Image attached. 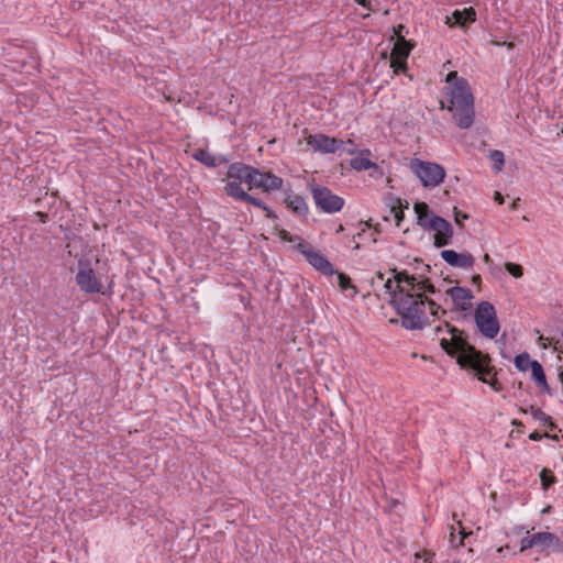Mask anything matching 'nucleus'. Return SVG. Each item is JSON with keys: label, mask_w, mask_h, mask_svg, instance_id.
Segmentation results:
<instances>
[{"label": "nucleus", "mask_w": 563, "mask_h": 563, "mask_svg": "<svg viewBox=\"0 0 563 563\" xmlns=\"http://www.w3.org/2000/svg\"><path fill=\"white\" fill-rule=\"evenodd\" d=\"M450 339L443 338L440 341L441 349L456 363L462 369L472 371L478 380L488 384L495 391L504 389L503 384L497 379V369L492 365V357L487 353L477 350L468 342V334L448 321L444 322Z\"/></svg>", "instance_id": "f257e3e1"}, {"label": "nucleus", "mask_w": 563, "mask_h": 563, "mask_svg": "<svg viewBox=\"0 0 563 563\" xmlns=\"http://www.w3.org/2000/svg\"><path fill=\"white\" fill-rule=\"evenodd\" d=\"M445 95L451 103L449 111H454L453 118L460 129H468L474 122V96L468 81L461 78L457 82L445 88Z\"/></svg>", "instance_id": "f03ea898"}, {"label": "nucleus", "mask_w": 563, "mask_h": 563, "mask_svg": "<svg viewBox=\"0 0 563 563\" xmlns=\"http://www.w3.org/2000/svg\"><path fill=\"white\" fill-rule=\"evenodd\" d=\"M397 294H393L389 305L401 318V325L407 330H421L428 323L424 307L421 301L412 300L411 291L397 286Z\"/></svg>", "instance_id": "7ed1b4c3"}, {"label": "nucleus", "mask_w": 563, "mask_h": 563, "mask_svg": "<svg viewBox=\"0 0 563 563\" xmlns=\"http://www.w3.org/2000/svg\"><path fill=\"white\" fill-rule=\"evenodd\" d=\"M474 320L478 331L488 339H495L500 330L497 312L489 301H481L475 311Z\"/></svg>", "instance_id": "20e7f679"}, {"label": "nucleus", "mask_w": 563, "mask_h": 563, "mask_svg": "<svg viewBox=\"0 0 563 563\" xmlns=\"http://www.w3.org/2000/svg\"><path fill=\"white\" fill-rule=\"evenodd\" d=\"M316 207L324 213H335L344 207V199L334 195L328 187L316 183L309 184Z\"/></svg>", "instance_id": "39448f33"}, {"label": "nucleus", "mask_w": 563, "mask_h": 563, "mask_svg": "<svg viewBox=\"0 0 563 563\" xmlns=\"http://www.w3.org/2000/svg\"><path fill=\"white\" fill-rule=\"evenodd\" d=\"M411 169L421 180L423 187H435L440 185L445 177V169L437 163L413 159Z\"/></svg>", "instance_id": "423d86ee"}, {"label": "nucleus", "mask_w": 563, "mask_h": 563, "mask_svg": "<svg viewBox=\"0 0 563 563\" xmlns=\"http://www.w3.org/2000/svg\"><path fill=\"white\" fill-rule=\"evenodd\" d=\"M78 268L76 274V284L78 287L87 294L101 292L102 284L90 267V261L88 258H80L78 261Z\"/></svg>", "instance_id": "0eeeda50"}, {"label": "nucleus", "mask_w": 563, "mask_h": 563, "mask_svg": "<svg viewBox=\"0 0 563 563\" xmlns=\"http://www.w3.org/2000/svg\"><path fill=\"white\" fill-rule=\"evenodd\" d=\"M296 250L299 251L306 257L307 262L319 273L325 276H331L335 273L333 265L327 260V257L320 252L309 249L307 242H299L296 245Z\"/></svg>", "instance_id": "6e6552de"}, {"label": "nucleus", "mask_w": 563, "mask_h": 563, "mask_svg": "<svg viewBox=\"0 0 563 563\" xmlns=\"http://www.w3.org/2000/svg\"><path fill=\"white\" fill-rule=\"evenodd\" d=\"M428 231H435L433 245L437 249L449 245L454 233L452 224L440 216H432L430 218Z\"/></svg>", "instance_id": "1a4fd4ad"}, {"label": "nucleus", "mask_w": 563, "mask_h": 563, "mask_svg": "<svg viewBox=\"0 0 563 563\" xmlns=\"http://www.w3.org/2000/svg\"><path fill=\"white\" fill-rule=\"evenodd\" d=\"M305 140L314 152L323 154H333L344 145V141L341 139L331 137L323 133L309 134Z\"/></svg>", "instance_id": "9d476101"}, {"label": "nucleus", "mask_w": 563, "mask_h": 563, "mask_svg": "<svg viewBox=\"0 0 563 563\" xmlns=\"http://www.w3.org/2000/svg\"><path fill=\"white\" fill-rule=\"evenodd\" d=\"M284 180L282 177L275 175L271 170L263 172L257 168V174L252 183V189H262L263 192L269 194L273 190L283 188Z\"/></svg>", "instance_id": "9b49d317"}, {"label": "nucleus", "mask_w": 563, "mask_h": 563, "mask_svg": "<svg viewBox=\"0 0 563 563\" xmlns=\"http://www.w3.org/2000/svg\"><path fill=\"white\" fill-rule=\"evenodd\" d=\"M256 174V167L242 162H235L229 166L227 177L230 179H236L240 183H245L249 186V189H252V183Z\"/></svg>", "instance_id": "f8f14e48"}, {"label": "nucleus", "mask_w": 563, "mask_h": 563, "mask_svg": "<svg viewBox=\"0 0 563 563\" xmlns=\"http://www.w3.org/2000/svg\"><path fill=\"white\" fill-rule=\"evenodd\" d=\"M446 295L451 297L455 310L468 311L473 308L470 300L473 299L474 296L470 288L453 286L446 290Z\"/></svg>", "instance_id": "ddd939ff"}, {"label": "nucleus", "mask_w": 563, "mask_h": 563, "mask_svg": "<svg viewBox=\"0 0 563 563\" xmlns=\"http://www.w3.org/2000/svg\"><path fill=\"white\" fill-rule=\"evenodd\" d=\"M441 257L452 267L472 268L475 263L474 256L468 252L457 253L454 250H443Z\"/></svg>", "instance_id": "4468645a"}, {"label": "nucleus", "mask_w": 563, "mask_h": 563, "mask_svg": "<svg viewBox=\"0 0 563 563\" xmlns=\"http://www.w3.org/2000/svg\"><path fill=\"white\" fill-rule=\"evenodd\" d=\"M534 545L543 551L549 548H553L556 551L563 552V542L560 538L552 532H537L533 534Z\"/></svg>", "instance_id": "2eb2a0df"}, {"label": "nucleus", "mask_w": 563, "mask_h": 563, "mask_svg": "<svg viewBox=\"0 0 563 563\" xmlns=\"http://www.w3.org/2000/svg\"><path fill=\"white\" fill-rule=\"evenodd\" d=\"M476 20V11L474 8H465L463 10H454L451 18H448L446 23L451 26H467Z\"/></svg>", "instance_id": "dca6fc26"}, {"label": "nucleus", "mask_w": 563, "mask_h": 563, "mask_svg": "<svg viewBox=\"0 0 563 563\" xmlns=\"http://www.w3.org/2000/svg\"><path fill=\"white\" fill-rule=\"evenodd\" d=\"M192 158L200 162L207 167H217L220 164H227L229 163V157L227 156H219L216 157L213 154H211L206 148H198L194 152Z\"/></svg>", "instance_id": "f3484780"}, {"label": "nucleus", "mask_w": 563, "mask_h": 563, "mask_svg": "<svg viewBox=\"0 0 563 563\" xmlns=\"http://www.w3.org/2000/svg\"><path fill=\"white\" fill-rule=\"evenodd\" d=\"M284 203L288 209H290L295 214L299 217H307L309 212L308 205L305 198L300 195H288L284 199Z\"/></svg>", "instance_id": "a211bd4d"}, {"label": "nucleus", "mask_w": 563, "mask_h": 563, "mask_svg": "<svg viewBox=\"0 0 563 563\" xmlns=\"http://www.w3.org/2000/svg\"><path fill=\"white\" fill-rule=\"evenodd\" d=\"M413 210L417 214V224L424 230H429L430 218L434 216L429 205L423 201H417L413 205Z\"/></svg>", "instance_id": "6ab92c4d"}, {"label": "nucleus", "mask_w": 563, "mask_h": 563, "mask_svg": "<svg viewBox=\"0 0 563 563\" xmlns=\"http://www.w3.org/2000/svg\"><path fill=\"white\" fill-rule=\"evenodd\" d=\"M413 47V42L407 41L405 36H399V38L395 41L390 55L407 60Z\"/></svg>", "instance_id": "aec40b11"}, {"label": "nucleus", "mask_w": 563, "mask_h": 563, "mask_svg": "<svg viewBox=\"0 0 563 563\" xmlns=\"http://www.w3.org/2000/svg\"><path fill=\"white\" fill-rule=\"evenodd\" d=\"M387 205L390 208V213L394 214L396 225L400 227L401 222L405 219L404 210L409 208L408 201L401 200L400 198L390 197L389 202Z\"/></svg>", "instance_id": "412c9836"}, {"label": "nucleus", "mask_w": 563, "mask_h": 563, "mask_svg": "<svg viewBox=\"0 0 563 563\" xmlns=\"http://www.w3.org/2000/svg\"><path fill=\"white\" fill-rule=\"evenodd\" d=\"M243 201L262 209L268 219L274 221L278 220V216L275 213V211H273L262 199L256 198L250 194H246Z\"/></svg>", "instance_id": "4be33fe9"}, {"label": "nucleus", "mask_w": 563, "mask_h": 563, "mask_svg": "<svg viewBox=\"0 0 563 563\" xmlns=\"http://www.w3.org/2000/svg\"><path fill=\"white\" fill-rule=\"evenodd\" d=\"M224 191L229 197L235 198L238 200L243 201L246 196V191L243 190L241 183L236 179L232 181H228L224 186Z\"/></svg>", "instance_id": "5701e85b"}, {"label": "nucleus", "mask_w": 563, "mask_h": 563, "mask_svg": "<svg viewBox=\"0 0 563 563\" xmlns=\"http://www.w3.org/2000/svg\"><path fill=\"white\" fill-rule=\"evenodd\" d=\"M530 411L533 419L538 420L542 426L548 427L551 431L558 429V426L553 422L552 418L543 412L540 408L530 406Z\"/></svg>", "instance_id": "b1692460"}, {"label": "nucleus", "mask_w": 563, "mask_h": 563, "mask_svg": "<svg viewBox=\"0 0 563 563\" xmlns=\"http://www.w3.org/2000/svg\"><path fill=\"white\" fill-rule=\"evenodd\" d=\"M334 274H336V276H338V285H339L340 289L342 291L352 290L350 296L354 297L357 294V288L352 283L351 277L349 275H346L345 273H342V272H336L335 271Z\"/></svg>", "instance_id": "393cba45"}, {"label": "nucleus", "mask_w": 563, "mask_h": 563, "mask_svg": "<svg viewBox=\"0 0 563 563\" xmlns=\"http://www.w3.org/2000/svg\"><path fill=\"white\" fill-rule=\"evenodd\" d=\"M533 361L528 352H522L515 356L514 363L519 372H527L533 365Z\"/></svg>", "instance_id": "a878e982"}, {"label": "nucleus", "mask_w": 563, "mask_h": 563, "mask_svg": "<svg viewBox=\"0 0 563 563\" xmlns=\"http://www.w3.org/2000/svg\"><path fill=\"white\" fill-rule=\"evenodd\" d=\"M350 165L355 170H367L373 167H377L375 163L366 157L357 156L350 161Z\"/></svg>", "instance_id": "bb28decb"}, {"label": "nucleus", "mask_w": 563, "mask_h": 563, "mask_svg": "<svg viewBox=\"0 0 563 563\" xmlns=\"http://www.w3.org/2000/svg\"><path fill=\"white\" fill-rule=\"evenodd\" d=\"M541 487L547 492L556 482V477L553 472L547 467L540 472Z\"/></svg>", "instance_id": "cd10ccee"}, {"label": "nucleus", "mask_w": 563, "mask_h": 563, "mask_svg": "<svg viewBox=\"0 0 563 563\" xmlns=\"http://www.w3.org/2000/svg\"><path fill=\"white\" fill-rule=\"evenodd\" d=\"M416 290H420L423 294L427 292L431 295L439 292V289L435 288V286L432 284L430 278L426 276V274L421 275V279L418 282Z\"/></svg>", "instance_id": "c85d7f7f"}, {"label": "nucleus", "mask_w": 563, "mask_h": 563, "mask_svg": "<svg viewBox=\"0 0 563 563\" xmlns=\"http://www.w3.org/2000/svg\"><path fill=\"white\" fill-rule=\"evenodd\" d=\"M489 158L493 162V168L498 173L503 169L505 164V155L501 151L493 150L489 152Z\"/></svg>", "instance_id": "c756f323"}, {"label": "nucleus", "mask_w": 563, "mask_h": 563, "mask_svg": "<svg viewBox=\"0 0 563 563\" xmlns=\"http://www.w3.org/2000/svg\"><path fill=\"white\" fill-rule=\"evenodd\" d=\"M531 377L534 383H542L544 378H547L543 366L539 361H533V365L531 366Z\"/></svg>", "instance_id": "7c9ffc66"}, {"label": "nucleus", "mask_w": 563, "mask_h": 563, "mask_svg": "<svg viewBox=\"0 0 563 563\" xmlns=\"http://www.w3.org/2000/svg\"><path fill=\"white\" fill-rule=\"evenodd\" d=\"M505 269L515 278H520L523 276V267L520 264L507 262L505 264Z\"/></svg>", "instance_id": "2f4dec72"}, {"label": "nucleus", "mask_w": 563, "mask_h": 563, "mask_svg": "<svg viewBox=\"0 0 563 563\" xmlns=\"http://www.w3.org/2000/svg\"><path fill=\"white\" fill-rule=\"evenodd\" d=\"M390 67L395 74H399L400 71H405L407 69V60L390 55Z\"/></svg>", "instance_id": "473e14b6"}, {"label": "nucleus", "mask_w": 563, "mask_h": 563, "mask_svg": "<svg viewBox=\"0 0 563 563\" xmlns=\"http://www.w3.org/2000/svg\"><path fill=\"white\" fill-rule=\"evenodd\" d=\"M278 236H279V239H280L282 241H284V242H289V243H292V242H295V241H299V242H301V241H302L300 236H298V235H292V234H290V233H289L287 230H285V229H279V230H278Z\"/></svg>", "instance_id": "72a5a7b5"}, {"label": "nucleus", "mask_w": 563, "mask_h": 563, "mask_svg": "<svg viewBox=\"0 0 563 563\" xmlns=\"http://www.w3.org/2000/svg\"><path fill=\"white\" fill-rule=\"evenodd\" d=\"M390 272L394 274V280L397 283V286H400L401 283L408 279L409 273L407 271L398 272L396 268H391Z\"/></svg>", "instance_id": "f704fd0d"}, {"label": "nucleus", "mask_w": 563, "mask_h": 563, "mask_svg": "<svg viewBox=\"0 0 563 563\" xmlns=\"http://www.w3.org/2000/svg\"><path fill=\"white\" fill-rule=\"evenodd\" d=\"M426 305L429 306L430 313L434 317L438 316L439 311H441L442 314H446V310L443 309L440 305H438L433 299H429Z\"/></svg>", "instance_id": "c9c22d12"}, {"label": "nucleus", "mask_w": 563, "mask_h": 563, "mask_svg": "<svg viewBox=\"0 0 563 563\" xmlns=\"http://www.w3.org/2000/svg\"><path fill=\"white\" fill-rule=\"evenodd\" d=\"M534 538L533 534L527 536L521 539L520 541V551L523 552L528 549L534 548Z\"/></svg>", "instance_id": "e433bc0d"}, {"label": "nucleus", "mask_w": 563, "mask_h": 563, "mask_svg": "<svg viewBox=\"0 0 563 563\" xmlns=\"http://www.w3.org/2000/svg\"><path fill=\"white\" fill-rule=\"evenodd\" d=\"M453 212H454V220H455V223L460 227V228H464V224L462 223L463 220H467L470 218V216L461 210H459L456 207H454L453 209Z\"/></svg>", "instance_id": "4c0bfd02"}, {"label": "nucleus", "mask_w": 563, "mask_h": 563, "mask_svg": "<svg viewBox=\"0 0 563 563\" xmlns=\"http://www.w3.org/2000/svg\"><path fill=\"white\" fill-rule=\"evenodd\" d=\"M411 291V296H412V300L415 301H421L422 302V306L426 307V303L428 302V300L430 298L427 297L426 294H423L422 291L420 290H410Z\"/></svg>", "instance_id": "58836bf2"}, {"label": "nucleus", "mask_w": 563, "mask_h": 563, "mask_svg": "<svg viewBox=\"0 0 563 563\" xmlns=\"http://www.w3.org/2000/svg\"><path fill=\"white\" fill-rule=\"evenodd\" d=\"M393 30H394V35L390 37V41H393L395 37L397 40V38H399V36H405L402 34L404 31H406V33H408V31L406 30V26L404 24L395 25L393 27Z\"/></svg>", "instance_id": "ea45409f"}, {"label": "nucleus", "mask_w": 563, "mask_h": 563, "mask_svg": "<svg viewBox=\"0 0 563 563\" xmlns=\"http://www.w3.org/2000/svg\"><path fill=\"white\" fill-rule=\"evenodd\" d=\"M462 77H459L457 71H450L446 77L445 81L452 86L454 82H457Z\"/></svg>", "instance_id": "a19ab883"}, {"label": "nucleus", "mask_w": 563, "mask_h": 563, "mask_svg": "<svg viewBox=\"0 0 563 563\" xmlns=\"http://www.w3.org/2000/svg\"><path fill=\"white\" fill-rule=\"evenodd\" d=\"M386 291L390 295V299H393V294H397V286L393 288V279L388 278L384 285Z\"/></svg>", "instance_id": "79ce46f5"}, {"label": "nucleus", "mask_w": 563, "mask_h": 563, "mask_svg": "<svg viewBox=\"0 0 563 563\" xmlns=\"http://www.w3.org/2000/svg\"><path fill=\"white\" fill-rule=\"evenodd\" d=\"M418 278L415 276V275H410L408 276V279L405 282L408 286H410V289L409 290H416V287L418 285Z\"/></svg>", "instance_id": "37998d69"}, {"label": "nucleus", "mask_w": 563, "mask_h": 563, "mask_svg": "<svg viewBox=\"0 0 563 563\" xmlns=\"http://www.w3.org/2000/svg\"><path fill=\"white\" fill-rule=\"evenodd\" d=\"M544 437H550V433L545 432L542 434L539 431H533L529 434V439L532 441H539V440L543 439Z\"/></svg>", "instance_id": "c03bdc74"}, {"label": "nucleus", "mask_w": 563, "mask_h": 563, "mask_svg": "<svg viewBox=\"0 0 563 563\" xmlns=\"http://www.w3.org/2000/svg\"><path fill=\"white\" fill-rule=\"evenodd\" d=\"M537 386L543 391V393H547L549 395L552 394V389L550 388L548 382H547V378H544L542 380V383H537Z\"/></svg>", "instance_id": "a18cd8bd"}, {"label": "nucleus", "mask_w": 563, "mask_h": 563, "mask_svg": "<svg viewBox=\"0 0 563 563\" xmlns=\"http://www.w3.org/2000/svg\"><path fill=\"white\" fill-rule=\"evenodd\" d=\"M360 224H361V225H364V228L362 229V231H361V232H358V233L356 234V236H357V238H361V236L363 235V233L365 232V230H366V229H369V228H372V227H373V225H372V219H369V220H367V221H361V222H360Z\"/></svg>", "instance_id": "49530a36"}, {"label": "nucleus", "mask_w": 563, "mask_h": 563, "mask_svg": "<svg viewBox=\"0 0 563 563\" xmlns=\"http://www.w3.org/2000/svg\"><path fill=\"white\" fill-rule=\"evenodd\" d=\"M472 284L481 288L482 285V276L479 274H475L472 276Z\"/></svg>", "instance_id": "de8ad7c7"}, {"label": "nucleus", "mask_w": 563, "mask_h": 563, "mask_svg": "<svg viewBox=\"0 0 563 563\" xmlns=\"http://www.w3.org/2000/svg\"><path fill=\"white\" fill-rule=\"evenodd\" d=\"M494 199L498 205H503L505 202V198L499 191H495Z\"/></svg>", "instance_id": "09e8293b"}, {"label": "nucleus", "mask_w": 563, "mask_h": 563, "mask_svg": "<svg viewBox=\"0 0 563 563\" xmlns=\"http://www.w3.org/2000/svg\"><path fill=\"white\" fill-rule=\"evenodd\" d=\"M354 1L357 2L360 5H362L363 8L371 10V1L369 0H354Z\"/></svg>", "instance_id": "8fccbe9b"}, {"label": "nucleus", "mask_w": 563, "mask_h": 563, "mask_svg": "<svg viewBox=\"0 0 563 563\" xmlns=\"http://www.w3.org/2000/svg\"><path fill=\"white\" fill-rule=\"evenodd\" d=\"M37 216L40 217V219L43 223H45L48 219L47 213H44V212H37Z\"/></svg>", "instance_id": "3c124183"}, {"label": "nucleus", "mask_w": 563, "mask_h": 563, "mask_svg": "<svg viewBox=\"0 0 563 563\" xmlns=\"http://www.w3.org/2000/svg\"><path fill=\"white\" fill-rule=\"evenodd\" d=\"M483 261L486 263V264H492L493 263V260L492 257L489 256V254H484L483 256Z\"/></svg>", "instance_id": "603ef678"}, {"label": "nucleus", "mask_w": 563, "mask_h": 563, "mask_svg": "<svg viewBox=\"0 0 563 563\" xmlns=\"http://www.w3.org/2000/svg\"><path fill=\"white\" fill-rule=\"evenodd\" d=\"M503 45L506 46L508 49H512L515 47V44L512 42H503Z\"/></svg>", "instance_id": "864d4df0"}, {"label": "nucleus", "mask_w": 563, "mask_h": 563, "mask_svg": "<svg viewBox=\"0 0 563 563\" xmlns=\"http://www.w3.org/2000/svg\"><path fill=\"white\" fill-rule=\"evenodd\" d=\"M519 201H520V199H519V198H518V199H516V200L512 202V205H511V209H516V208L518 207V205H519Z\"/></svg>", "instance_id": "5fc2aeb1"}, {"label": "nucleus", "mask_w": 563, "mask_h": 563, "mask_svg": "<svg viewBox=\"0 0 563 563\" xmlns=\"http://www.w3.org/2000/svg\"><path fill=\"white\" fill-rule=\"evenodd\" d=\"M376 277L378 279L383 280L384 279V274L380 271H378V272H376Z\"/></svg>", "instance_id": "6e6d98bb"}, {"label": "nucleus", "mask_w": 563, "mask_h": 563, "mask_svg": "<svg viewBox=\"0 0 563 563\" xmlns=\"http://www.w3.org/2000/svg\"><path fill=\"white\" fill-rule=\"evenodd\" d=\"M512 424L517 426V427H522L523 426V423L521 421H519V420H514Z\"/></svg>", "instance_id": "4d7b16f0"}, {"label": "nucleus", "mask_w": 563, "mask_h": 563, "mask_svg": "<svg viewBox=\"0 0 563 563\" xmlns=\"http://www.w3.org/2000/svg\"><path fill=\"white\" fill-rule=\"evenodd\" d=\"M492 44H493V45H496V46H504V45H503V42H499V41H496V40H493V41H492Z\"/></svg>", "instance_id": "13d9d810"}, {"label": "nucleus", "mask_w": 563, "mask_h": 563, "mask_svg": "<svg viewBox=\"0 0 563 563\" xmlns=\"http://www.w3.org/2000/svg\"><path fill=\"white\" fill-rule=\"evenodd\" d=\"M441 331H442V327H441V325H438V327L434 329V334H435V335H438Z\"/></svg>", "instance_id": "bf43d9fd"}, {"label": "nucleus", "mask_w": 563, "mask_h": 563, "mask_svg": "<svg viewBox=\"0 0 563 563\" xmlns=\"http://www.w3.org/2000/svg\"><path fill=\"white\" fill-rule=\"evenodd\" d=\"M551 508H552V507H551L550 505H549V506H547V507L542 510V514H548V512H550Z\"/></svg>", "instance_id": "052dcab7"}, {"label": "nucleus", "mask_w": 563, "mask_h": 563, "mask_svg": "<svg viewBox=\"0 0 563 563\" xmlns=\"http://www.w3.org/2000/svg\"><path fill=\"white\" fill-rule=\"evenodd\" d=\"M344 231V227L342 224H340L336 229V233H341Z\"/></svg>", "instance_id": "680f3d73"}, {"label": "nucleus", "mask_w": 563, "mask_h": 563, "mask_svg": "<svg viewBox=\"0 0 563 563\" xmlns=\"http://www.w3.org/2000/svg\"><path fill=\"white\" fill-rule=\"evenodd\" d=\"M548 438L551 440H554V441L559 440V437L556 434H550V437H548Z\"/></svg>", "instance_id": "e2e57ef3"}, {"label": "nucleus", "mask_w": 563, "mask_h": 563, "mask_svg": "<svg viewBox=\"0 0 563 563\" xmlns=\"http://www.w3.org/2000/svg\"><path fill=\"white\" fill-rule=\"evenodd\" d=\"M374 228L375 233H380L379 224H376Z\"/></svg>", "instance_id": "0e129e2a"}, {"label": "nucleus", "mask_w": 563, "mask_h": 563, "mask_svg": "<svg viewBox=\"0 0 563 563\" xmlns=\"http://www.w3.org/2000/svg\"><path fill=\"white\" fill-rule=\"evenodd\" d=\"M360 153H361L362 155H364V154L369 155V154H371L369 150H364V151H361Z\"/></svg>", "instance_id": "69168bd1"}, {"label": "nucleus", "mask_w": 563, "mask_h": 563, "mask_svg": "<svg viewBox=\"0 0 563 563\" xmlns=\"http://www.w3.org/2000/svg\"><path fill=\"white\" fill-rule=\"evenodd\" d=\"M519 411H520V412H522V413H527V412H528V409L520 407V408H519Z\"/></svg>", "instance_id": "338daca9"}, {"label": "nucleus", "mask_w": 563, "mask_h": 563, "mask_svg": "<svg viewBox=\"0 0 563 563\" xmlns=\"http://www.w3.org/2000/svg\"><path fill=\"white\" fill-rule=\"evenodd\" d=\"M559 377H560V380H561V383L563 385V372H560Z\"/></svg>", "instance_id": "774afa93"}]
</instances>
